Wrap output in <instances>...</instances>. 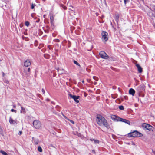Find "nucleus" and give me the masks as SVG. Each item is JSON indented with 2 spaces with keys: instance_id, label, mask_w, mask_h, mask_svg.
<instances>
[{
  "instance_id": "obj_7",
  "label": "nucleus",
  "mask_w": 155,
  "mask_h": 155,
  "mask_svg": "<svg viewBox=\"0 0 155 155\" xmlns=\"http://www.w3.org/2000/svg\"><path fill=\"white\" fill-rule=\"evenodd\" d=\"M142 126L143 127L145 128L147 130L149 131L153 130V127L149 124L143 123L142 124Z\"/></svg>"
},
{
  "instance_id": "obj_9",
  "label": "nucleus",
  "mask_w": 155,
  "mask_h": 155,
  "mask_svg": "<svg viewBox=\"0 0 155 155\" xmlns=\"http://www.w3.org/2000/svg\"><path fill=\"white\" fill-rule=\"evenodd\" d=\"M68 95L71 98L73 99L76 103H79V101L78 99L80 98V97L79 96L72 95L71 94H68Z\"/></svg>"
},
{
  "instance_id": "obj_31",
  "label": "nucleus",
  "mask_w": 155,
  "mask_h": 155,
  "mask_svg": "<svg viewBox=\"0 0 155 155\" xmlns=\"http://www.w3.org/2000/svg\"><path fill=\"white\" fill-rule=\"evenodd\" d=\"M129 2V0H124V2L125 4H126L127 2Z\"/></svg>"
},
{
  "instance_id": "obj_17",
  "label": "nucleus",
  "mask_w": 155,
  "mask_h": 155,
  "mask_svg": "<svg viewBox=\"0 0 155 155\" xmlns=\"http://www.w3.org/2000/svg\"><path fill=\"white\" fill-rule=\"evenodd\" d=\"M21 110L20 111V113H25L26 112L25 110V108L21 106Z\"/></svg>"
},
{
  "instance_id": "obj_45",
  "label": "nucleus",
  "mask_w": 155,
  "mask_h": 155,
  "mask_svg": "<svg viewBox=\"0 0 155 155\" xmlns=\"http://www.w3.org/2000/svg\"><path fill=\"white\" fill-rule=\"evenodd\" d=\"M62 114L63 115V116L64 117V115L63 114Z\"/></svg>"
},
{
  "instance_id": "obj_2",
  "label": "nucleus",
  "mask_w": 155,
  "mask_h": 155,
  "mask_svg": "<svg viewBox=\"0 0 155 155\" xmlns=\"http://www.w3.org/2000/svg\"><path fill=\"white\" fill-rule=\"evenodd\" d=\"M145 89V86L144 84L139 85L136 89L138 95L139 96L142 97H144V94L143 93Z\"/></svg>"
},
{
  "instance_id": "obj_48",
  "label": "nucleus",
  "mask_w": 155,
  "mask_h": 155,
  "mask_svg": "<svg viewBox=\"0 0 155 155\" xmlns=\"http://www.w3.org/2000/svg\"><path fill=\"white\" fill-rule=\"evenodd\" d=\"M154 10H155V8H154Z\"/></svg>"
},
{
  "instance_id": "obj_8",
  "label": "nucleus",
  "mask_w": 155,
  "mask_h": 155,
  "mask_svg": "<svg viewBox=\"0 0 155 155\" xmlns=\"http://www.w3.org/2000/svg\"><path fill=\"white\" fill-rule=\"evenodd\" d=\"M99 55L102 58L104 59H107L109 58V56L104 51H101L100 52Z\"/></svg>"
},
{
  "instance_id": "obj_3",
  "label": "nucleus",
  "mask_w": 155,
  "mask_h": 155,
  "mask_svg": "<svg viewBox=\"0 0 155 155\" xmlns=\"http://www.w3.org/2000/svg\"><path fill=\"white\" fill-rule=\"evenodd\" d=\"M129 137H139L142 136V134L138 131L135 130L128 134Z\"/></svg>"
},
{
  "instance_id": "obj_44",
  "label": "nucleus",
  "mask_w": 155,
  "mask_h": 155,
  "mask_svg": "<svg viewBox=\"0 0 155 155\" xmlns=\"http://www.w3.org/2000/svg\"><path fill=\"white\" fill-rule=\"evenodd\" d=\"M50 46H49V49H51V48H50Z\"/></svg>"
},
{
  "instance_id": "obj_46",
  "label": "nucleus",
  "mask_w": 155,
  "mask_h": 155,
  "mask_svg": "<svg viewBox=\"0 0 155 155\" xmlns=\"http://www.w3.org/2000/svg\"><path fill=\"white\" fill-rule=\"evenodd\" d=\"M4 74H4V73H3V76H4Z\"/></svg>"
},
{
  "instance_id": "obj_24",
  "label": "nucleus",
  "mask_w": 155,
  "mask_h": 155,
  "mask_svg": "<svg viewBox=\"0 0 155 155\" xmlns=\"http://www.w3.org/2000/svg\"><path fill=\"white\" fill-rule=\"evenodd\" d=\"M119 108L120 110H123L124 109V106L122 105L119 106Z\"/></svg>"
},
{
  "instance_id": "obj_36",
  "label": "nucleus",
  "mask_w": 155,
  "mask_h": 155,
  "mask_svg": "<svg viewBox=\"0 0 155 155\" xmlns=\"http://www.w3.org/2000/svg\"><path fill=\"white\" fill-rule=\"evenodd\" d=\"M41 91H42V92H43V93L44 94H45V91L44 90L43 88H42V89Z\"/></svg>"
},
{
  "instance_id": "obj_16",
  "label": "nucleus",
  "mask_w": 155,
  "mask_h": 155,
  "mask_svg": "<svg viewBox=\"0 0 155 155\" xmlns=\"http://www.w3.org/2000/svg\"><path fill=\"white\" fill-rule=\"evenodd\" d=\"M33 141L35 144L37 145L38 143L39 140L37 139H34V138L32 137Z\"/></svg>"
},
{
  "instance_id": "obj_23",
  "label": "nucleus",
  "mask_w": 155,
  "mask_h": 155,
  "mask_svg": "<svg viewBox=\"0 0 155 155\" xmlns=\"http://www.w3.org/2000/svg\"><path fill=\"white\" fill-rule=\"evenodd\" d=\"M74 64H75L76 65L78 66L79 67H81L80 65L76 61L74 60Z\"/></svg>"
},
{
  "instance_id": "obj_41",
  "label": "nucleus",
  "mask_w": 155,
  "mask_h": 155,
  "mask_svg": "<svg viewBox=\"0 0 155 155\" xmlns=\"http://www.w3.org/2000/svg\"><path fill=\"white\" fill-rule=\"evenodd\" d=\"M92 152H94V153H95V150H92Z\"/></svg>"
},
{
  "instance_id": "obj_1",
  "label": "nucleus",
  "mask_w": 155,
  "mask_h": 155,
  "mask_svg": "<svg viewBox=\"0 0 155 155\" xmlns=\"http://www.w3.org/2000/svg\"><path fill=\"white\" fill-rule=\"evenodd\" d=\"M97 122L100 126L105 127L107 129L110 128V126L105 119L101 115H97Z\"/></svg>"
},
{
  "instance_id": "obj_35",
  "label": "nucleus",
  "mask_w": 155,
  "mask_h": 155,
  "mask_svg": "<svg viewBox=\"0 0 155 155\" xmlns=\"http://www.w3.org/2000/svg\"><path fill=\"white\" fill-rule=\"evenodd\" d=\"M70 121L71 123L73 124H74V121H73V120H69Z\"/></svg>"
},
{
  "instance_id": "obj_6",
  "label": "nucleus",
  "mask_w": 155,
  "mask_h": 155,
  "mask_svg": "<svg viewBox=\"0 0 155 155\" xmlns=\"http://www.w3.org/2000/svg\"><path fill=\"white\" fill-rule=\"evenodd\" d=\"M102 36V39L103 40L106 41L108 39V33L104 31H102L101 33Z\"/></svg>"
},
{
  "instance_id": "obj_40",
  "label": "nucleus",
  "mask_w": 155,
  "mask_h": 155,
  "mask_svg": "<svg viewBox=\"0 0 155 155\" xmlns=\"http://www.w3.org/2000/svg\"><path fill=\"white\" fill-rule=\"evenodd\" d=\"M82 82L83 83H84V80H83L82 81Z\"/></svg>"
},
{
  "instance_id": "obj_4",
  "label": "nucleus",
  "mask_w": 155,
  "mask_h": 155,
  "mask_svg": "<svg viewBox=\"0 0 155 155\" xmlns=\"http://www.w3.org/2000/svg\"><path fill=\"white\" fill-rule=\"evenodd\" d=\"M33 125L34 127L36 129L40 128L41 126V122L38 120H35L33 123Z\"/></svg>"
},
{
  "instance_id": "obj_42",
  "label": "nucleus",
  "mask_w": 155,
  "mask_h": 155,
  "mask_svg": "<svg viewBox=\"0 0 155 155\" xmlns=\"http://www.w3.org/2000/svg\"><path fill=\"white\" fill-rule=\"evenodd\" d=\"M46 100H47V101H49V99H46Z\"/></svg>"
},
{
  "instance_id": "obj_15",
  "label": "nucleus",
  "mask_w": 155,
  "mask_h": 155,
  "mask_svg": "<svg viewBox=\"0 0 155 155\" xmlns=\"http://www.w3.org/2000/svg\"><path fill=\"white\" fill-rule=\"evenodd\" d=\"M118 117H117L115 115H112L111 116V118L114 121H117V120L118 119Z\"/></svg>"
},
{
  "instance_id": "obj_19",
  "label": "nucleus",
  "mask_w": 155,
  "mask_h": 155,
  "mask_svg": "<svg viewBox=\"0 0 155 155\" xmlns=\"http://www.w3.org/2000/svg\"><path fill=\"white\" fill-rule=\"evenodd\" d=\"M51 22V24L53 23L54 18L53 16H51L50 17Z\"/></svg>"
},
{
  "instance_id": "obj_33",
  "label": "nucleus",
  "mask_w": 155,
  "mask_h": 155,
  "mask_svg": "<svg viewBox=\"0 0 155 155\" xmlns=\"http://www.w3.org/2000/svg\"><path fill=\"white\" fill-rule=\"evenodd\" d=\"M62 7L64 9H67V7L65 6H64V5H62Z\"/></svg>"
},
{
  "instance_id": "obj_21",
  "label": "nucleus",
  "mask_w": 155,
  "mask_h": 155,
  "mask_svg": "<svg viewBox=\"0 0 155 155\" xmlns=\"http://www.w3.org/2000/svg\"><path fill=\"white\" fill-rule=\"evenodd\" d=\"M0 134L2 136H3V130L2 129L1 127L0 126Z\"/></svg>"
},
{
  "instance_id": "obj_20",
  "label": "nucleus",
  "mask_w": 155,
  "mask_h": 155,
  "mask_svg": "<svg viewBox=\"0 0 155 155\" xmlns=\"http://www.w3.org/2000/svg\"><path fill=\"white\" fill-rule=\"evenodd\" d=\"M38 150L40 152H42V149L41 147L40 146L38 147Z\"/></svg>"
},
{
  "instance_id": "obj_38",
  "label": "nucleus",
  "mask_w": 155,
  "mask_h": 155,
  "mask_svg": "<svg viewBox=\"0 0 155 155\" xmlns=\"http://www.w3.org/2000/svg\"><path fill=\"white\" fill-rule=\"evenodd\" d=\"M18 105H19V106H20L21 107V105L20 104V103H18Z\"/></svg>"
},
{
  "instance_id": "obj_26",
  "label": "nucleus",
  "mask_w": 155,
  "mask_h": 155,
  "mask_svg": "<svg viewBox=\"0 0 155 155\" xmlns=\"http://www.w3.org/2000/svg\"><path fill=\"white\" fill-rule=\"evenodd\" d=\"M93 78L96 81H98V78L96 76H93Z\"/></svg>"
},
{
  "instance_id": "obj_11",
  "label": "nucleus",
  "mask_w": 155,
  "mask_h": 155,
  "mask_svg": "<svg viewBox=\"0 0 155 155\" xmlns=\"http://www.w3.org/2000/svg\"><path fill=\"white\" fill-rule=\"evenodd\" d=\"M31 64V62L30 60L29 59H27L24 63V66L26 67H28L30 66Z\"/></svg>"
},
{
  "instance_id": "obj_12",
  "label": "nucleus",
  "mask_w": 155,
  "mask_h": 155,
  "mask_svg": "<svg viewBox=\"0 0 155 155\" xmlns=\"http://www.w3.org/2000/svg\"><path fill=\"white\" fill-rule=\"evenodd\" d=\"M136 66L137 67L139 73H141L142 72V69L139 64H137Z\"/></svg>"
},
{
  "instance_id": "obj_43",
  "label": "nucleus",
  "mask_w": 155,
  "mask_h": 155,
  "mask_svg": "<svg viewBox=\"0 0 155 155\" xmlns=\"http://www.w3.org/2000/svg\"><path fill=\"white\" fill-rule=\"evenodd\" d=\"M13 107H14V108H15V107H16V106H15V105H14V106H13Z\"/></svg>"
},
{
  "instance_id": "obj_18",
  "label": "nucleus",
  "mask_w": 155,
  "mask_h": 155,
  "mask_svg": "<svg viewBox=\"0 0 155 155\" xmlns=\"http://www.w3.org/2000/svg\"><path fill=\"white\" fill-rule=\"evenodd\" d=\"M90 140L91 141H93L95 143H99V141L97 140H95L94 139H90Z\"/></svg>"
},
{
  "instance_id": "obj_32",
  "label": "nucleus",
  "mask_w": 155,
  "mask_h": 155,
  "mask_svg": "<svg viewBox=\"0 0 155 155\" xmlns=\"http://www.w3.org/2000/svg\"><path fill=\"white\" fill-rule=\"evenodd\" d=\"M22 131H19V133H18V135H21L22 134Z\"/></svg>"
},
{
  "instance_id": "obj_29",
  "label": "nucleus",
  "mask_w": 155,
  "mask_h": 155,
  "mask_svg": "<svg viewBox=\"0 0 155 155\" xmlns=\"http://www.w3.org/2000/svg\"><path fill=\"white\" fill-rule=\"evenodd\" d=\"M35 4H32L31 6V8L32 9H33L34 8L35 6Z\"/></svg>"
},
{
  "instance_id": "obj_25",
  "label": "nucleus",
  "mask_w": 155,
  "mask_h": 155,
  "mask_svg": "<svg viewBox=\"0 0 155 155\" xmlns=\"http://www.w3.org/2000/svg\"><path fill=\"white\" fill-rule=\"evenodd\" d=\"M25 25L27 27L29 25V22L28 21H26L25 23Z\"/></svg>"
},
{
  "instance_id": "obj_28",
  "label": "nucleus",
  "mask_w": 155,
  "mask_h": 155,
  "mask_svg": "<svg viewBox=\"0 0 155 155\" xmlns=\"http://www.w3.org/2000/svg\"><path fill=\"white\" fill-rule=\"evenodd\" d=\"M11 111L12 112H14L16 113L17 112V110H14V109H12L11 110Z\"/></svg>"
},
{
  "instance_id": "obj_39",
  "label": "nucleus",
  "mask_w": 155,
  "mask_h": 155,
  "mask_svg": "<svg viewBox=\"0 0 155 155\" xmlns=\"http://www.w3.org/2000/svg\"><path fill=\"white\" fill-rule=\"evenodd\" d=\"M152 152L154 154H155V151H153V150H152Z\"/></svg>"
},
{
  "instance_id": "obj_30",
  "label": "nucleus",
  "mask_w": 155,
  "mask_h": 155,
  "mask_svg": "<svg viewBox=\"0 0 155 155\" xmlns=\"http://www.w3.org/2000/svg\"><path fill=\"white\" fill-rule=\"evenodd\" d=\"M119 18V15H116L115 19L116 20H118V18Z\"/></svg>"
},
{
  "instance_id": "obj_47",
  "label": "nucleus",
  "mask_w": 155,
  "mask_h": 155,
  "mask_svg": "<svg viewBox=\"0 0 155 155\" xmlns=\"http://www.w3.org/2000/svg\"><path fill=\"white\" fill-rule=\"evenodd\" d=\"M58 70V69L57 70Z\"/></svg>"
},
{
  "instance_id": "obj_27",
  "label": "nucleus",
  "mask_w": 155,
  "mask_h": 155,
  "mask_svg": "<svg viewBox=\"0 0 155 155\" xmlns=\"http://www.w3.org/2000/svg\"><path fill=\"white\" fill-rule=\"evenodd\" d=\"M57 110L58 111H60V107L58 106H57L56 107Z\"/></svg>"
},
{
  "instance_id": "obj_13",
  "label": "nucleus",
  "mask_w": 155,
  "mask_h": 155,
  "mask_svg": "<svg viewBox=\"0 0 155 155\" xmlns=\"http://www.w3.org/2000/svg\"><path fill=\"white\" fill-rule=\"evenodd\" d=\"M135 93V90L132 88H130L129 90V93L130 94L132 95L133 96L134 95Z\"/></svg>"
},
{
  "instance_id": "obj_37",
  "label": "nucleus",
  "mask_w": 155,
  "mask_h": 155,
  "mask_svg": "<svg viewBox=\"0 0 155 155\" xmlns=\"http://www.w3.org/2000/svg\"><path fill=\"white\" fill-rule=\"evenodd\" d=\"M97 83L96 82H94V85H96Z\"/></svg>"
},
{
  "instance_id": "obj_10",
  "label": "nucleus",
  "mask_w": 155,
  "mask_h": 155,
  "mask_svg": "<svg viewBox=\"0 0 155 155\" xmlns=\"http://www.w3.org/2000/svg\"><path fill=\"white\" fill-rule=\"evenodd\" d=\"M117 121H120L122 122H123L129 125H130V122L129 120L121 118L120 117H118V120H117Z\"/></svg>"
},
{
  "instance_id": "obj_14",
  "label": "nucleus",
  "mask_w": 155,
  "mask_h": 155,
  "mask_svg": "<svg viewBox=\"0 0 155 155\" xmlns=\"http://www.w3.org/2000/svg\"><path fill=\"white\" fill-rule=\"evenodd\" d=\"M9 122L11 124H13L16 123V121L13 120L11 117L9 118Z\"/></svg>"
},
{
  "instance_id": "obj_34",
  "label": "nucleus",
  "mask_w": 155,
  "mask_h": 155,
  "mask_svg": "<svg viewBox=\"0 0 155 155\" xmlns=\"http://www.w3.org/2000/svg\"><path fill=\"white\" fill-rule=\"evenodd\" d=\"M4 82L5 83H7V84H8L9 82L8 81V80H5L4 81Z\"/></svg>"
},
{
  "instance_id": "obj_22",
  "label": "nucleus",
  "mask_w": 155,
  "mask_h": 155,
  "mask_svg": "<svg viewBox=\"0 0 155 155\" xmlns=\"http://www.w3.org/2000/svg\"><path fill=\"white\" fill-rule=\"evenodd\" d=\"M0 152L3 155H8L6 153V152L3 150H1L0 151Z\"/></svg>"
},
{
  "instance_id": "obj_5",
  "label": "nucleus",
  "mask_w": 155,
  "mask_h": 155,
  "mask_svg": "<svg viewBox=\"0 0 155 155\" xmlns=\"http://www.w3.org/2000/svg\"><path fill=\"white\" fill-rule=\"evenodd\" d=\"M30 68H24L23 71L22 73L23 75L26 77L28 76L30 74Z\"/></svg>"
}]
</instances>
